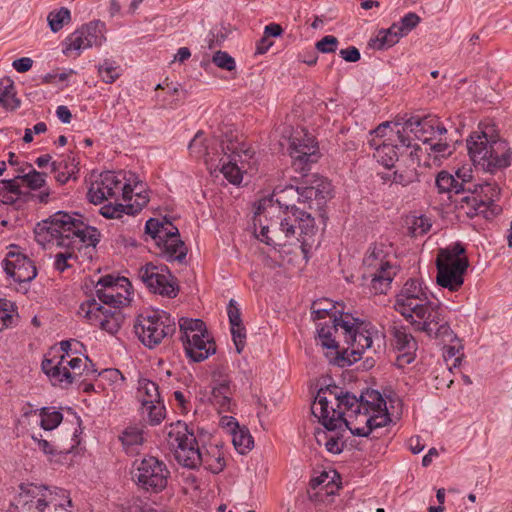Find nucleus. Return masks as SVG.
<instances>
[{
	"label": "nucleus",
	"mask_w": 512,
	"mask_h": 512,
	"mask_svg": "<svg viewBox=\"0 0 512 512\" xmlns=\"http://www.w3.org/2000/svg\"><path fill=\"white\" fill-rule=\"evenodd\" d=\"M264 198L259 201L254 215V233L257 239L271 246H286L293 239L301 243L304 254L315 243L317 228L314 218L295 205H287L282 210L277 199Z\"/></svg>",
	"instance_id": "1"
},
{
	"label": "nucleus",
	"mask_w": 512,
	"mask_h": 512,
	"mask_svg": "<svg viewBox=\"0 0 512 512\" xmlns=\"http://www.w3.org/2000/svg\"><path fill=\"white\" fill-rule=\"evenodd\" d=\"M99 236L98 230L85 224L80 215H71L64 211L54 213L35 228L36 240L41 245L55 243L58 247L68 249L55 256V268L59 271L68 267L67 260L73 256L74 249L80 250L83 246L95 247Z\"/></svg>",
	"instance_id": "2"
},
{
	"label": "nucleus",
	"mask_w": 512,
	"mask_h": 512,
	"mask_svg": "<svg viewBox=\"0 0 512 512\" xmlns=\"http://www.w3.org/2000/svg\"><path fill=\"white\" fill-rule=\"evenodd\" d=\"M130 288L131 284L125 277H101L96 284V295L100 302L95 298L83 302L79 315L110 334L117 333L124 322L120 308L129 303Z\"/></svg>",
	"instance_id": "3"
},
{
	"label": "nucleus",
	"mask_w": 512,
	"mask_h": 512,
	"mask_svg": "<svg viewBox=\"0 0 512 512\" xmlns=\"http://www.w3.org/2000/svg\"><path fill=\"white\" fill-rule=\"evenodd\" d=\"M466 143L472 162L484 171L494 173L510 165L512 149L500 139L494 125H480Z\"/></svg>",
	"instance_id": "4"
},
{
	"label": "nucleus",
	"mask_w": 512,
	"mask_h": 512,
	"mask_svg": "<svg viewBox=\"0 0 512 512\" xmlns=\"http://www.w3.org/2000/svg\"><path fill=\"white\" fill-rule=\"evenodd\" d=\"M437 305L429 301L427 291L420 280L409 279L396 295L394 308L407 321L415 325L421 319L429 321L439 319Z\"/></svg>",
	"instance_id": "5"
},
{
	"label": "nucleus",
	"mask_w": 512,
	"mask_h": 512,
	"mask_svg": "<svg viewBox=\"0 0 512 512\" xmlns=\"http://www.w3.org/2000/svg\"><path fill=\"white\" fill-rule=\"evenodd\" d=\"M436 266L437 284L452 292L458 291L464 283V274L469 266L464 247L456 243L448 248L440 249Z\"/></svg>",
	"instance_id": "6"
},
{
	"label": "nucleus",
	"mask_w": 512,
	"mask_h": 512,
	"mask_svg": "<svg viewBox=\"0 0 512 512\" xmlns=\"http://www.w3.org/2000/svg\"><path fill=\"white\" fill-rule=\"evenodd\" d=\"M181 341L186 355L194 362H201L216 352V345L201 319L180 318Z\"/></svg>",
	"instance_id": "7"
},
{
	"label": "nucleus",
	"mask_w": 512,
	"mask_h": 512,
	"mask_svg": "<svg viewBox=\"0 0 512 512\" xmlns=\"http://www.w3.org/2000/svg\"><path fill=\"white\" fill-rule=\"evenodd\" d=\"M134 331L143 345L154 348L175 333L176 324L167 313L152 311L137 317Z\"/></svg>",
	"instance_id": "8"
},
{
	"label": "nucleus",
	"mask_w": 512,
	"mask_h": 512,
	"mask_svg": "<svg viewBox=\"0 0 512 512\" xmlns=\"http://www.w3.org/2000/svg\"><path fill=\"white\" fill-rule=\"evenodd\" d=\"M446 133L447 129L437 117H410L401 126L398 141L402 147L411 148L414 138L428 143Z\"/></svg>",
	"instance_id": "9"
},
{
	"label": "nucleus",
	"mask_w": 512,
	"mask_h": 512,
	"mask_svg": "<svg viewBox=\"0 0 512 512\" xmlns=\"http://www.w3.org/2000/svg\"><path fill=\"white\" fill-rule=\"evenodd\" d=\"M341 334L344 342L351 348L352 354L361 355L365 350L371 349L374 342L378 345L382 335L370 323L359 321L348 313L346 320L341 323Z\"/></svg>",
	"instance_id": "10"
},
{
	"label": "nucleus",
	"mask_w": 512,
	"mask_h": 512,
	"mask_svg": "<svg viewBox=\"0 0 512 512\" xmlns=\"http://www.w3.org/2000/svg\"><path fill=\"white\" fill-rule=\"evenodd\" d=\"M131 185L124 181L121 174L111 171L103 172L93 181L89 187L87 196L94 204L102 203L104 200L117 199L121 194L125 202L131 201Z\"/></svg>",
	"instance_id": "11"
},
{
	"label": "nucleus",
	"mask_w": 512,
	"mask_h": 512,
	"mask_svg": "<svg viewBox=\"0 0 512 512\" xmlns=\"http://www.w3.org/2000/svg\"><path fill=\"white\" fill-rule=\"evenodd\" d=\"M84 359L74 357L66 359L65 355H60L59 359L53 357L44 359L42 370L50 378L53 385L61 388H68L77 381L84 373Z\"/></svg>",
	"instance_id": "12"
},
{
	"label": "nucleus",
	"mask_w": 512,
	"mask_h": 512,
	"mask_svg": "<svg viewBox=\"0 0 512 512\" xmlns=\"http://www.w3.org/2000/svg\"><path fill=\"white\" fill-rule=\"evenodd\" d=\"M292 165L296 171H309L310 165L320 158L318 144L305 129L296 130L290 137L289 145Z\"/></svg>",
	"instance_id": "13"
},
{
	"label": "nucleus",
	"mask_w": 512,
	"mask_h": 512,
	"mask_svg": "<svg viewBox=\"0 0 512 512\" xmlns=\"http://www.w3.org/2000/svg\"><path fill=\"white\" fill-rule=\"evenodd\" d=\"M169 471L156 457L143 458L136 467L134 478L142 489L158 493L167 485Z\"/></svg>",
	"instance_id": "14"
},
{
	"label": "nucleus",
	"mask_w": 512,
	"mask_h": 512,
	"mask_svg": "<svg viewBox=\"0 0 512 512\" xmlns=\"http://www.w3.org/2000/svg\"><path fill=\"white\" fill-rule=\"evenodd\" d=\"M138 277L154 293L174 298L177 296L178 287L175 278L166 266H156L147 263L138 270Z\"/></svg>",
	"instance_id": "15"
},
{
	"label": "nucleus",
	"mask_w": 512,
	"mask_h": 512,
	"mask_svg": "<svg viewBox=\"0 0 512 512\" xmlns=\"http://www.w3.org/2000/svg\"><path fill=\"white\" fill-rule=\"evenodd\" d=\"M19 490L15 501L21 512H45L51 504L56 506L55 497L46 486L22 483Z\"/></svg>",
	"instance_id": "16"
},
{
	"label": "nucleus",
	"mask_w": 512,
	"mask_h": 512,
	"mask_svg": "<svg viewBox=\"0 0 512 512\" xmlns=\"http://www.w3.org/2000/svg\"><path fill=\"white\" fill-rule=\"evenodd\" d=\"M308 171L301 172L305 178L304 185L294 190L290 187L291 192H296L298 200L307 203L309 208L320 209L331 193V183L316 174L309 175Z\"/></svg>",
	"instance_id": "17"
},
{
	"label": "nucleus",
	"mask_w": 512,
	"mask_h": 512,
	"mask_svg": "<svg viewBox=\"0 0 512 512\" xmlns=\"http://www.w3.org/2000/svg\"><path fill=\"white\" fill-rule=\"evenodd\" d=\"M344 320H346V314L344 316L341 314L340 317H334L333 320L329 321V323H325L317 330L320 345L329 351L326 355L329 356L330 354L331 356L329 361L341 367L351 363V361L340 352L339 342L337 341V337L341 332V323L344 322Z\"/></svg>",
	"instance_id": "18"
},
{
	"label": "nucleus",
	"mask_w": 512,
	"mask_h": 512,
	"mask_svg": "<svg viewBox=\"0 0 512 512\" xmlns=\"http://www.w3.org/2000/svg\"><path fill=\"white\" fill-rule=\"evenodd\" d=\"M340 476L333 470H323L311 478L308 496L315 503L330 504L340 489Z\"/></svg>",
	"instance_id": "19"
},
{
	"label": "nucleus",
	"mask_w": 512,
	"mask_h": 512,
	"mask_svg": "<svg viewBox=\"0 0 512 512\" xmlns=\"http://www.w3.org/2000/svg\"><path fill=\"white\" fill-rule=\"evenodd\" d=\"M17 249L18 247L11 246V250L3 260L4 271L15 282H30L37 275L36 266L27 255Z\"/></svg>",
	"instance_id": "20"
},
{
	"label": "nucleus",
	"mask_w": 512,
	"mask_h": 512,
	"mask_svg": "<svg viewBox=\"0 0 512 512\" xmlns=\"http://www.w3.org/2000/svg\"><path fill=\"white\" fill-rule=\"evenodd\" d=\"M333 390L331 388L320 389L317 393L311 411L323 426L333 431L341 426V413L339 409L333 406Z\"/></svg>",
	"instance_id": "21"
},
{
	"label": "nucleus",
	"mask_w": 512,
	"mask_h": 512,
	"mask_svg": "<svg viewBox=\"0 0 512 512\" xmlns=\"http://www.w3.org/2000/svg\"><path fill=\"white\" fill-rule=\"evenodd\" d=\"M391 421L389 414L370 415L362 409L353 410L348 413L344 423L352 434L357 436H368L374 429L384 427Z\"/></svg>",
	"instance_id": "22"
},
{
	"label": "nucleus",
	"mask_w": 512,
	"mask_h": 512,
	"mask_svg": "<svg viewBox=\"0 0 512 512\" xmlns=\"http://www.w3.org/2000/svg\"><path fill=\"white\" fill-rule=\"evenodd\" d=\"M222 152L224 154V157L220 159V162H222V174L230 183L240 184L243 178L242 171L244 169L240 152L248 156V150L239 149V143L237 142H230L226 145L222 142Z\"/></svg>",
	"instance_id": "23"
},
{
	"label": "nucleus",
	"mask_w": 512,
	"mask_h": 512,
	"mask_svg": "<svg viewBox=\"0 0 512 512\" xmlns=\"http://www.w3.org/2000/svg\"><path fill=\"white\" fill-rule=\"evenodd\" d=\"M157 246L159 248V254L167 261H178L182 263L186 258L187 247L180 239L179 231L176 227L173 231H170L169 235L160 240Z\"/></svg>",
	"instance_id": "24"
},
{
	"label": "nucleus",
	"mask_w": 512,
	"mask_h": 512,
	"mask_svg": "<svg viewBox=\"0 0 512 512\" xmlns=\"http://www.w3.org/2000/svg\"><path fill=\"white\" fill-rule=\"evenodd\" d=\"M167 441L171 448H195L197 440L186 423L177 421L167 428Z\"/></svg>",
	"instance_id": "25"
},
{
	"label": "nucleus",
	"mask_w": 512,
	"mask_h": 512,
	"mask_svg": "<svg viewBox=\"0 0 512 512\" xmlns=\"http://www.w3.org/2000/svg\"><path fill=\"white\" fill-rule=\"evenodd\" d=\"M398 143L399 141H378L376 138L369 140L370 147L374 149L373 157L386 168L393 167L398 159V152L396 151Z\"/></svg>",
	"instance_id": "26"
},
{
	"label": "nucleus",
	"mask_w": 512,
	"mask_h": 512,
	"mask_svg": "<svg viewBox=\"0 0 512 512\" xmlns=\"http://www.w3.org/2000/svg\"><path fill=\"white\" fill-rule=\"evenodd\" d=\"M394 347L400 352L397 361L402 363H411L413 353L416 350L417 343L414 337L404 328H393Z\"/></svg>",
	"instance_id": "27"
},
{
	"label": "nucleus",
	"mask_w": 512,
	"mask_h": 512,
	"mask_svg": "<svg viewBox=\"0 0 512 512\" xmlns=\"http://www.w3.org/2000/svg\"><path fill=\"white\" fill-rule=\"evenodd\" d=\"M435 186L438 190V193L440 194H460L465 193L466 190H470L472 187V182L466 181L464 179H462V181H458L449 172L441 171L436 176Z\"/></svg>",
	"instance_id": "28"
},
{
	"label": "nucleus",
	"mask_w": 512,
	"mask_h": 512,
	"mask_svg": "<svg viewBox=\"0 0 512 512\" xmlns=\"http://www.w3.org/2000/svg\"><path fill=\"white\" fill-rule=\"evenodd\" d=\"M221 424L230 434L232 444L235 448H250V446L253 445V438L249 430L245 427H240L233 417H223Z\"/></svg>",
	"instance_id": "29"
},
{
	"label": "nucleus",
	"mask_w": 512,
	"mask_h": 512,
	"mask_svg": "<svg viewBox=\"0 0 512 512\" xmlns=\"http://www.w3.org/2000/svg\"><path fill=\"white\" fill-rule=\"evenodd\" d=\"M437 310L439 313V319H437L436 321L421 319L415 325H417V328L419 330L426 332L429 336H434L436 338L450 336L452 334V331L448 323L444 320V310L439 304L437 305Z\"/></svg>",
	"instance_id": "30"
},
{
	"label": "nucleus",
	"mask_w": 512,
	"mask_h": 512,
	"mask_svg": "<svg viewBox=\"0 0 512 512\" xmlns=\"http://www.w3.org/2000/svg\"><path fill=\"white\" fill-rule=\"evenodd\" d=\"M361 409L368 414L382 415L388 414L386 401L382 395L376 390H367L360 395Z\"/></svg>",
	"instance_id": "31"
},
{
	"label": "nucleus",
	"mask_w": 512,
	"mask_h": 512,
	"mask_svg": "<svg viewBox=\"0 0 512 512\" xmlns=\"http://www.w3.org/2000/svg\"><path fill=\"white\" fill-rule=\"evenodd\" d=\"M333 390V400L341 413V423L348 418V413L353 410L361 409V399L355 395L346 392L338 394V388L336 386L331 388Z\"/></svg>",
	"instance_id": "32"
},
{
	"label": "nucleus",
	"mask_w": 512,
	"mask_h": 512,
	"mask_svg": "<svg viewBox=\"0 0 512 512\" xmlns=\"http://www.w3.org/2000/svg\"><path fill=\"white\" fill-rule=\"evenodd\" d=\"M363 265L370 272H379L387 269H393L381 246H373L368 250L367 255L363 259Z\"/></svg>",
	"instance_id": "33"
},
{
	"label": "nucleus",
	"mask_w": 512,
	"mask_h": 512,
	"mask_svg": "<svg viewBox=\"0 0 512 512\" xmlns=\"http://www.w3.org/2000/svg\"><path fill=\"white\" fill-rule=\"evenodd\" d=\"M404 35L405 34L398 23H394L387 30L379 31L376 38L371 40L370 46L375 49L382 50L395 45Z\"/></svg>",
	"instance_id": "34"
},
{
	"label": "nucleus",
	"mask_w": 512,
	"mask_h": 512,
	"mask_svg": "<svg viewBox=\"0 0 512 512\" xmlns=\"http://www.w3.org/2000/svg\"><path fill=\"white\" fill-rule=\"evenodd\" d=\"M387 179H391L393 183L400 184L402 186H408L418 181L417 163L416 160L412 159L411 163H400L397 169L389 175Z\"/></svg>",
	"instance_id": "35"
},
{
	"label": "nucleus",
	"mask_w": 512,
	"mask_h": 512,
	"mask_svg": "<svg viewBox=\"0 0 512 512\" xmlns=\"http://www.w3.org/2000/svg\"><path fill=\"white\" fill-rule=\"evenodd\" d=\"M0 105L7 110H15L20 106L14 82L9 77L0 79Z\"/></svg>",
	"instance_id": "36"
},
{
	"label": "nucleus",
	"mask_w": 512,
	"mask_h": 512,
	"mask_svg": "<svg viewBox=\"0 0 512 512\" xmlns=\"http://www.w3.org/2000/svg\"><path fill=\"white\" fill-rule=\"evenodd\" d=\"M230 395L229 382L223 381L212 389L210 400L212 404L218 408L220 413L228 412L231 411L232 407Z\"/></svg>",
	"instance_id": "37"
},
{
	"label": "nucleus",
	"mask_w": 512,
	"mask_h": 512,
	"mask_svg": "<svg viewBox=\"0 0 512 512\" xmlns=\"http://www.w3.org/2000/svg\"><path fill=\"white\" fill-rule=\"evenodd\" d=\"M371 277L370 288L374 294H384L390 288L395 276L394 269H387L379 272L368 273Z\"/></svg>",
	"instance_id": "38"
},
{
	"label": "nucleus",
	"mask_w": 512,
	"mask_h": 512,
	"mask_svg": "<svg viewBox=\"0 0 512 512\" xmlns=\"http://www.w3.org/2000/svg\"><path fill=\"white\" fill-rule=\"evenodd\" d=\"M138 398L142 405L161 401L158 385L149 379L138 381Z\"/></svg>",
	"instance_id": "39"
},
{
	"label": "nucleus",
	"mask_w": 512,
	"mask_h": 512,
	"mask_svg": "<svg viewBox=\"0 0 512 512\" xmlns=\"http://www.w3.org/2000/svg\"><path fill=\"white\" fill-rule=\"evenodd\" d=\"M464 194H466V195H464L460 199V203H461L462 208H465V207L467 208V211H466L467 215L472 217L474 215L484 214L486 216L488 209L485 206L483 200L480 199L473 192L472 188L470 190H466V192Z\"/></svg>",
	"instance_id": "40"
},
{
	"label": "nucleus",
	"mask_w": 512,
	"mask_h": 512,
	"mask_svg": "<svg viewBox=\"0 0 512 512\" xmlns=\"http://www.w3.org/2000/svg\"><path fill=\"white\" fill-rule=\"evenodd\" d=\"M473 192L483 200L487 209L498 199L500 188L496 183L485 182L482 184L472 183Z\"/></svg>",
	"instance_id": "41"
},
{
	"label": "nucleus",
	"mask_w": 512,
	"mask_h": 512,
	"mask_svg": "<svg viewBox=\"0 0 512 512\" xmlns=\"http://www.w3.org/2000/svg\"><path fill=\"white\" fill-rule=\"evenodd\" d=\"M175 226L170 222H161L158 219L150 218L145 225V232L149 234L154 240L156 245L160 242V240L164 239L165 236L170 234V231H173Z\"/></svg>",
	"instance_id": "42"
},
{
	"label": "nucleus",
	"mask_w": 512,
	"mask_h": 512,
	"mask_svg": "<svg viewBox=\"0 0 512 512\" xmlns=\"http://www.w3.org/2000/svg\"><path fill=\"white\" fill-rule=\"evenodd\" d=\"M174 457L183 467L195 469L203 463V450H174Z\"/></svg>",
	"instance_id": "43"
},
{
	"label": "nucleus",
	"mask_w": 512,
	"mask_h": 512,
	"mask_svg": "<svg viewBox=\"0 0 512 512\" xmlns=\"http://www.w3.org/2000/svg\"><path fill=\"white\" fill-rule=\"evenodd\" d=\"M313 320L323 319L326 317L330 318V321L337 317L335 305L329 299H320L314 301L311 306Z\"/></svg>",
	"instance_id": "44"
},
{
	"label": "nucleus",
	"mask_w": 512,
	"mask_h": 512,
	"mask_svg": "<svg viewBox=\"0 0 512 512\" xmlns=\"http://www.w3.org/2000/svg\"><path fill=\"white\" fill-rule=\"evenodd\" d=\"M401 134V127L398 123L392 127L389 122H383L376 129L370 132L372 138L378 141H398V136Z\"/></svg>",
	"instance_id": "45"
},
{
	"label": "nucleus",
	"mask_w": 512,
	"mask_h": 512,
	"mask_svg": "<svg viewBox=\"0 0 512 512\" xmlns=\"http://www.w3.org/2000/svg\"><path fill=\"white\" fill-rule=\"evenodd\" d=\"M104 24L100 21L90 22L87 25H84L80 28L81 32L84 34V39L86 40V46L92 47L93 45H101L102 42V28Z\"/></svg>",
	"instance_id": "46"
},
{
	"label": "nucleus",
	"mask_w": 512,
	"mask_h": 512,
	"mask_svg": "<svg viewBox=\"0 0 512 512\" xmlns=\"http://www.w3.org/2000/svg\"><path fill=\"white\" fill-rule=\"evenodd\" d=\"M202 465L212 473H219L225 467L224 456L221 450H203V463Z\"/></svg>",
	"instance_id": "47"
},
{
	"label": "nucleus",
	"mask_w": 512,
	"mask_h": 512,
	"mask_svg": "<svg viewBox=\"0 0 512 512\" xmlns=\"http://www.w3.org/2000/svg\"><path fill=\"white\" fill-rule=\"evenodd\" d=\"M40 425L45 430L55 429L63 419L62 413L50 407H43L40 410Z\"/></svg>",
	"instance_id": "48"
},
{
	"label": "nucleus",
	"mask_w": 512,
	"mask_h": 512,
	"mask_svg": "<svg viewBox=\"0 0 512 512\" xmlns=\"http://www.w3.org/2000/svg\"><path fill=\"white\" fill-rule=\"evenodd\" d=\"M46 176V173L39 172L32 168L24 175H16V179H20L30 189L37 190L45 185Z\"/></svg>",
	"instance_id": "49"
},
{
	"label": "nucleus",
	"mask_w": 512,
	"mask_h": 512,
	"mask_svg": "<svg viewBox=\"0 0 512 512\" xmlns=\"http://www.w3.org/2000/svg\"><path fill=\"white\" fill-rule=\"evenodd\" d=\"M70 19V11L65 7H62L57 11L50 12L47 17L49 27L53 32L60 31L63 26L70 21Z\"/></svg>",
	"instance_id": "50"
},
{
	"label": "nucleus",
	"mask_w": 512,
	"mask_h": 512,
	"mask_svg": "<svg viewBox=\"0 0 512 512\" xmlns=\"http://www.w3.org/2000/svg\"><path fill=\"white\" fill-rule=\"evenodd\" d=\"M119 438L124 446L142 445L144 443L143 430L138 426L127 427Z\"/></svg>",
	"instance_id": "51"
},
{
	"label": "nucleus",
	"mask_w": 512,
	"mask_h": 512,
	"mask_svg": "<svg viewBox=\"0 0 512 512\" xmlns=\"http://www.w3.org/2000/svg\"><path fill=\"white\" fill-rule=\"evenodd\" d=\"M98 74L105 83L111 84L120 77V67L112 61L105 60L98 66Z\"/></svg>",
	"instance_id": "52"
},
{
	"label": "nucleus",
	"mask_w": 512,
	"mask_h": 512,
	"mask_svg": "<svg viewBox=\"0 0 512 512\" xmlns=\"http://www.w3.org/2000/svg\"><path fill=\"white\" fill-rule=\"evenodd\" d=\"M142 406L147 413V421L151 425H158L165 418V406L162 400Z\"/></svg>",
	"instance_id": "53"
},
{
	"label": "nucleus",
	"mask_w": 512,
	"mask_h": 512,
	"mask_svg": "<svg viewBox=\"0 0 512 512\" xmlns=\"http://www.w3.org/2000/svg\"><path fill=\"white\" fill-rule=\"evenodd\" d=\"M212 62L222 70L231 72L236 69L235 59L225 51H216L212 56Z\"/></svg>",
	"instance_id": "54"
},
{
	"label": "nucleus",
	"mask_w": 512,
	"mask_h": 512,
	"mask_svg": "<svg viewBox=\"0 0 512 512\" xmlns=\"http://www.w3.org/2000/svg\"><path fill=\"white\" fill-rule=\"evenodd\" d=\"M190 152L196 156H205L207 160H212L208 146L205 145L203 140V133L197 132L188 146Z\"/></svg>",
	"instance_id": "55"
},
{
	"label": "nucleus",
	"mask_w": 512,
	"mask_h": 512,
	"mask_svg": "<svg viewBox=\"0 0 512 512\" xmlns=\"http://www.w3.org/2000/svg\"><path fill=\"white\" fill-rule=\"evenodd\" d=\"M85 42L86 40L84 39V34L81 32L80 29H78L67 38V46L64 52L67 53L71 50L81 51L90 48L89 46H86Z\"/></svg>",
	"instance_id": "56"
},
{
	"label": "nucleus",
	"mask_w": 512,
	"mask_h": 512,
	"mask_svg": "<svg viewBox=\"0 0 512 512\" xmlns=\"http://www.w3.org/2000/svg\"><path fill=\"white\" fill-rule=\"evenodd\" d=\"M11 303L6 300H0V331L10 327L14 320L13 310Z\"/></svg>",
	"instance_id": "57"
},
{
	"label": "nucleus",
	"mask_w": 512,
	"mask_h": 512,
	"mask_svg": "<svg viewBox=\"0 0 512 512\" xmlns=\"http://www.w3.org/2000/svg\"><path fill=\"white\" fill-rule=\"evenodd\" d=\"M129 214L127 212L126 205L116 203V204H106L101 207L100 214L108 219H118L121 218L123 214Z\"/></svg>",
	"instance_id": "58"
},
{
	"label": "nucleus",
	"mask_w": 512,
	"mask_h": 512,
	"mask_svg": "<svg viewBox=\"0 0 512 512\" xmlns=\"http://www.w3.org/2000/svg\"><path fill=\"white\" fill-rule=\"evenodd\" d=\"M133 196L135 197L134 202L126 204L127 212L129 214L138 213L149 202L148 195L145 191L135 192Z\"/></svg>",
	"instance_id": "59"
},
{
	"label": "nucleus",
	"mask_w": 512,
	"mask_h": 512,
	"mask_svg": "<svg viewBox=\"0 0 512 512\" xmlns=\"http://www.w3.org/2000/svg\"><path fill=\"white\" fill-rule=\"evenodd\" d=\"M232 339L236 347L237 353H241L245 346L246 331L243 323L237 326H231Z\"/></svg>",
	"instance_id": "60"
},
{
	"label": "nucleus",
	"mask_w": 512,
	"mask_h": 512,
	"mask_svg": "<svg viewBox=\"0 0 512 512\" xmlns=\"http://www.w3.org/2000/svg\"><path fill=\"white\" fill-rule=\"evenodd\" d=\"M410 224V230L413 236L423 235L431 226L428 219L423 216L413 217Z\"/></svg>",
	"instance_id": "61"
},
{
	"label": "nucleus",
	"mask_w": 512,
	"mask_h": 512,
	"mask_svg": "<svg viewBox=\"0 0 512 512\" xmlns=\"http://www.w3.org/2000/svg\"><path fill=\"white\" fill-rule=\"evenodd\" d=\"M420 23V17L414 13L410 12L406 14L398 23L403 33L407 35L412 29H414Z\"/></svg>",
	"instance_id": "62"
},
{
	"label": "nucleus",
	"mask_w": 512,
	"mask_h": 512,
	"mask_svg": "<svg viewBox=\"0 0 512 512\" xmlns=\"http://www.w3.org/2000/svg\"><path fill=\"white\" fill-rule=\"evenodd\" d=\"M338 45V39L335 36H325L316 43V49L322 53L334 52Z\"/></svg>",
	"instance_id": "63"
},
{
	"label": "nucleus",
	"mask_w": 512,
	"mask_h": 512,
	"mask_svg": "<svg viewBox=\"0 0 512 512\" xmlns=\"http://www.w3.org/2000/svg\"><path fill=\"white\" fill-rule=\"evenodd\" d=\"M50 462L66 464L68 462V454L71 450H44Z\"/></svg>",
	"instance_id": "64"
}]
</instances>
